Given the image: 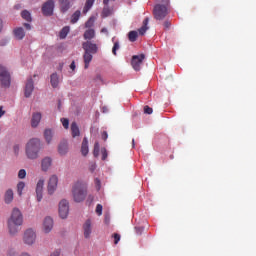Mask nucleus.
<instances>
[{
  "label": "nucleus",
  "mask_w": 256,
  "mask_h": 256,
  "mask_svg": "<svg viewBox=\"0 0 256 256\" xmlns=\"http://www.w3.org/2000/svg\"><path fill=\"white\" fill-rule=\"evenodd\" d=\"M145 60V54L134 55L132 57L131 65L134 71H141V65H143V61Z\"/></svg>",
  "instance_id": "10"
},
{
  "label": "nucleus",
  "mask_w": 256,
  "mask_h": 256,
  "mask_svg": "<svg viewBox=\"0 0 256 256\" xmlns=\"http://www.w3.org/2000/svg\"><path fill=\"white\" fill-rule=\"evenodd\" d=\"M44 185H45V180H43V179H40L37 182V185H36V197H37V201L38 202H41L42 199H43V186Z\"/></svg>",
  "instance_id": "15"
},
{
  "label": "nucleus",
  "mask_w": 256,
  "mask_h": 256,
  "mask_svg": "<svg viewBox=\"0 0 256 256\" xmlns=\"http://www.w3.org/2000/svg\"><path fill=\"white\" fill-rule=\"evenodd\" d=\"M101 33H108L107 28H102V29H101Z\"/></svg>",
  "instance_id": "56"
},
{
  "label": "nucleus",
  "mask_w": 256,
  "mask_h": 256,
  "mask_svg": "<svg viewBox=\"0 0 256 256\" xmlns=\"http://www.w3.org/2000/svg\"><path fill=\"white\" fill-rule=\"evenodd\" d=\"M18 177H19L20 179H25V177H27V171H25V169L19 170V172H18Z\"/></svg>",
  "instance_id": "38"
},
{
  "label": "nucleus",
  "mask_w": 256,
  "mask_h": 256,
  "mask_svg": "<svg viewBox=\"0 0 256 256\" xmlns=\"http://www.w3.org/2000/svg\"><path fill=\"white\" fill-rule=\"evenodd\" d=\"M37 239V234L29 228L24 232L23 241L26 245H33Z\"/></svg>",
  "instance_id": "7"
},
{
  "label": "nucleus",
  "mask_w": 256,
  "mask_h": 256,
  "mask_svg": "<svg viewBox=\"0 0 256 256\" xmlns=\"http://www.w3.org/2000/svg\"><path fill=\"white\" fill-rule=\"evenodd\" d=\"M23 224L21 223H12V222H7V227H8V233L12 236L17 235L21 231V226Z\"/></svg>",
  "instance_id": "12"
},
{
  "label": "nucleus",
  "mask_w": 256,
  "mask_h": 256,
  "mask_svg": "<svg viewBox=\"0 0 256 256\" xmlns=\"http://www.w3.org/2000/svg\"><path fill=\"white\" fill-rule=\"evenodd\" d=\"M93 3H95V0H86L85 6L83 8L84 14L89 12V9H91V7H93Z\"/></svg>",
  "instance_id": "30"
},
{
  "label": "nucleus",
  "mask_w": 256,
  "mask_h": 256,
  "mask_svg": "<svg viewBox=\"0 0 256 256\" xmlns=\"http://www.w3.org/2000/svg\"><path fill=\"white\" fill-rule=\"evenodd\" d=\"M58 183H59V178L57 177V175H52L49 178L48 186H47L49 195H53V193H55V191H57Z\"/></svg>",
  "instance_id": "11"
},
{
  "label": "nucleus",
  "mask_w": 256,
  "mask_h": 256,
  "mask_svg": "<svg viewBox=\"0 0 256 256\" xmlns=\"http://www.w3.org/2000/svg\"><path fill=\"white\" fill-rule=\"evenodd\" d=\"M69 31H70L69 26H65L64 28H62L59 34L60 39H65L67 35H69Z\"/></svg>",
  "instance_id": "32"
},
{
  "label": "nucleus",
  "mask_w": 256,
  "mask_h": 256,
  "mask_svg": "<svg viewBox=\"0 0 256 256\" xmlns=\"http://www.w3.org/2000/svg\"><path fill=\"white\" fill-rule=\"evenodd\" d=\"M3 29V20L0 19V32L2 31Z\"/></svg>",
  "instance_id": "55"
},
{
  "label": "nucleus",
  "mask_w": 256,
  "mask_h": 256,
  "mask_svg": "<svg viewBox=\"0 0 256 256\" xmlns=\"http://www.w3.org/2000/svg\"><path fill=\"white\" fill-rule=\"evenodd\" d=\"M81 154L83 155V157H87V155H89V141L86 137L82 141Z\"/></svg>",
  "instance_id": "20"
},
{
  "label": "nucleus",
  "mask_w": 256,
  "mask_h": 256,
  "mask_svg": "<svg viewBox=\"0 0 256 256\" xmlns=\"http://www.w3.org/2000/svg\"><path fill=\"white\" fill-rule=\"evenodd\" d=\"M23 189H25V182H19L17 184V193H18L19 197H21V195H23Z\"/></svg>",
  "instance_id": "34"
},
{
  "label": "nucleus",
  "mask_w": 256,
  "mask_h": 256,
  "mask_svg": "<svg viewBox=\"0 0 256 256\" xmlns=\"http://www.w3.org/2000/svg\"><path fill=\"white\" fill-rule=\"evenodd\" d=\"M132 146L135 147V139L132 140Z\"/></svg>",
  "instance_id": "59"
},
{
  "label": "nucleus",
  "mask_w": 256,
  "mask_h": 256,
  "mask_svg": "<svg viewBox=\"0 0 256 256\" xmlns=\"http://www.w3.org/2000/svg\"><path fill=\"white\" fill-rule=\"evenodd\" d=\"M95 183H96V186H97V189L99 191V189H101V180H99L98 178L95 179Z\"/></svg>",
  "instance_id": "46"
},
{
  "label": "nucleus",
  "mask_w": 256,
  "mask_h": 256,
  "mask_svg": "<svg viewBox=\"0 0 256 256\" xmlns=\"http://www.w3.org/2000/svg\"><path fill=\"white\" fill-rule=\"evenodd\" d=\"M109 11V9H107V8H104L103 9V15H105V17H107V12Z\"/></svg>",
  "instance_id": "54"
},
{
  "label": "nucleus",
  "mask_w": 256,
  "mask_h": 256,
  "mask_svg": "<svg viewBox=\"0 0 256 256\" xmlns=\"http://www.w3.org/2000/svg\"><path fill=\"white\" fill-rule=\"evenodd\" d=\"M99 151H100L99 142H95L94 150H93L94 157H99Z\"/></svg>",
  "instance_id": "36"
},
{
  "label": "nucleus",
  "mask_w": 256,
  "mask_h": 256,
  "mask_svg": "<svg viewBox=\"0 0 256 256\" xmlns=\"http://www.w3.org/2000/svg\"><path fill=\"white\" fill-rule=\"evenodd\" d=\"M61 252L59 250H55L50 256H59Z\"/></svg>",
  "instance_id": "49"
},
{
  "label": "nucleus",
  "mask_w": 256,
  "mask_h": 256,
  "mask_svg": "<svg viewBox=\"0 0 256 256\" xmlns=\"http://www.w3.org/2000/svg\"><path fill=\"white\" fill-rule=\"evenodd\" d=\"M55 9V1L48 0L42 5V13L45 17H51Z\"/></svg>",
  "instance_id": "9"
},
{
  "label": "nucleus",
  "mask_w": 256,
  "mask_h": 256,
  "mask_svg": "<svg viewBox=\"0 0 256 256\" xmlns=\"http://www.w3.org/2000/svg\"><path fill=\"white\" fill-rule=\"evenodd\" d=\"M163 26H164V29H170L171 28V22L166 20L164 23H163Z\"/></svg>",
  "instance_id": "44"
},
{
  "label": "nucleus",
  "mask_w": 256,
  "mask_h": 256,
  "mask_svg": "<svg viewBox=\"0 0 256 256\" xmlns=\"http://www.w3.org/2000/svg\"><path fill=\"white\" fill-rule=\"evenodd\" d=\"M42 229L45 233H51V231L53 230V218L46 217L43 221Z\"/></svg>",
  "instance_id": "16"
},
{
  "label": "nucleus",
  "mask_w": 256,
  "mask_h": 256,
  "mask_svg": "<svg viewBox=\"0 0 256 256\" xmlns=\"http://www.w3.org/2000/svg\"><path fill=\"white\" fill-rule=\"evenodd\" d=\"M7 256H17V253H15V250L10 249V250H8V252H7Z\"/></svg>",
  "instance_id": "45"
},
{
  "label": "nucleus",
  "mask_w": 256,
  "mask_h": 256,
  "mask_svg": "<svg viewBox=\"0 0 256 256\" xmlns=\"http://www.w3.org/2000/svg\"><path fill=\"white\" fill-rule=\"evenodd\" d=\"M44 139H45L46 143L49 145L51 143V141L53 140V130L46 129L44 131Z\"/></svg>",
  "instance_id": "28"
},
{
  "label": "nucleus",
  "mask_w": 256,
  "mask_h": 256,
  "mask_svg": "<svg viewBox=\"0 0 256 256\" xmlns=\"http://www.w3.org/2000/svg\"><path fill=\"white\" fill-rule=\"evenodd\" d=\"M101 153H102V161H105L107 159V157H108L107 149L102 148L101 149Z\"/></svg>",
  "instance_id": "43"
},
{
  "label": "nucleus",
  "mask_w": 256,
  "mask_h": 256,
  "mask_svg": "<svg viewBox=\"0 0 256 256\" xmlns=\"http://www.w3.org/2000/svg\"><path fill=\"white\" fill-rule=\"evenodd\" d=\"M144 113H146V115H151L153 113V108H151L149 106H145Z\"/></svg>",
  "instance_id": "42"
},
{
  "label": "nucleus",
  "mask_w": 256,
  "mask_h": 256,
  "mask_svg": "<svg viewBox=\"0 0 256 256\" xmlns=\"http://www.w3.org/2000/svg\"><path fill=\"white\" fill-rule=\"evenodd\" d=\"M137 37H139L137 31H130L128 33V39L131 41V43H135V41H137Z\"/></svg>",
  "instance_id": "31"
},
{
  "label": "nucleus",
  "mask_w": 256,
  "mask_h": 256,
  "mask_svg": "<svg viewBox=\"0 0 256 256\" xmlns=\"http://www.w3.org/2000/svg\"><path fill=\"white\" fill-rule=\"evenodd\" d=\"M72 195L75 203H82L87 197V185L83 182H76L72 188Z\"/></svg>",
  "instance_id": "4"
},
{
  "label": "nucleus",
  "mask_w": 256,
  "mask_h": 256,
  "mask_svg": "<svg viewBox=\"0 0 256 256\" xmlns=\"http://www.w3.org/2000/svg\"><path fill=\"white\" fill-rule=\"evenodd\" d=\"M50 83L53 89H57V87H59V75L57 73L51 74Z\"/></svg>",
  "instance_id": "25"
},
{
  "label": "nucleus",
  "mask_w": 256,
  "mask_h": 256,
  "mask_svg": "<svg viewBox=\"0 0 256 256\" xmlns=\"http://www.w3.org/2000/svg\"><path fill=\"white\" fill-rule=\"evenodd\" d=\"M83 37H84L85 41H91L92 39H95V29L88 28L84 32Z\"/></svg>",
  "instance_id": "21"
},
{
  "label": "nucleus",
  "mask_w": 256,
  "mask_h": 256,
  "mask_svg": "<svg viewBox=\"0 0 256 256\" xmlns=\"http://www.w3.org/2000/svg\"><path fill=\"white\" fill-rule=\"evenodd\" d=\"M68 151H69V146L67 145V142H61L58 146L59 155H67Z\"/></svg>",
  "instance_id": "26"
},
{
  "label": "nucleus",
  "mask_w": 256,
  "mask_h": 256,
  "mask_svg": "<svg viewBox=\"0 0 256 256\" xmlns=\"http://www.w3.org/2000/svg\"><path fill=\"white\" fill-rule=\"evenodd\" d=\"M42 115L41 112H35L32 114V119H31V127L34 129L36 127H39V123H41Z\"/></svg>",
  "instance_id": "17"
},
{
  "label": "nucleus",
  "mask_w": 256,
  "mask_h": 256,
  "mask_svg": "<svg viewBox=\"0 0 256 256\" xmlns=\"http://www.w3.org/2000/svg\"><path fill=\"white\" fill-rule=\"evenodd\" d=\"M153 8V16L156 21H163L171 13V3L169 0H156Z\"/></svg>",
  "instance_id": "1"
},
{
  "label": "nucleus",
  "mask_w": 256,
  "mask_h": 256,
  "mask_svg": "<svg viewBox=\"0 0 256 256\" xmlns=\"http://www.w3.org/2000/svg\"><path fill=\"white\" fill-rule=\"evenodd\" d=\"M59 3L62 13H67V11H69V9L71 8V3L69 2V0H59Z\"/></svg>",
  "instance_id": "23"
},
{
  "label": "nucleus",
  "mask_w": 256,
  "mask_h": 256,
  "mask_svg": "<svg viewBox=\"0 0 256 256\" xmlns=\"http://www.w3.org/2000/svg\"><path fill=\"white\" fill-rule=\"evenodd\" d=\"M14 152H15L16 155L19 154V145L14 146Z\"/></svg>",
  "instance_id": "50"
},
{
  "label": "nucleus",
  "mask_w": 256,
  "mask_h": 256,
  "mask_svg": "<svg viewBox=\"0 0 256 256\" xmlns=\"http://www.w3.org/2000/svg\"><path fill=\"white\" fill-rule=\"evenodd\" d=\"M80 17H81V11H79V10L75 11L71 16L70 23H72V25H75V23H77V21H79Z\"/></svg>",
  "instance_id": "29"
},
{
  "label": "nucleus",
  "mask_w": 256,
  "mask_h": 256,
  "mask_svg": "<svg viewBox=\"0 0 256 256\" xmlns=\"http://www.w3.org/2000/svg\"><path fill=\"white\" fill-rule=\"evenodd\" d=\"M83 231H84L85 239H90L91 233H93V226L91 223V219H88L85 221V223L83 224Z\"/></svg>",
  "instance_id": "13"
},
{
  "label": "nucleus",
  "mask_w": 256,
  "mask_h": 256,
  "mask_svg": "<svg viewBox=\"0 0 256 256\" xmlns=\"http://www.w3.org/2000/svg\"><path fill=\"white\" fill-rule=\"evenodd\" d=\"M109 135L107 134V131L102 132V139L103 141H106L108 139Z\"/></svg>",
  "instance_id": "47"
},
{
  "label": "nucleus",
  "mask_w": 256,
  "mask_h": 256,
  "mask_svg": "<svg viewBox=\"0 0 256 256\" xmlns=\"http://www.w3.org/2000/svg\"><path fill=\"white\" fill-rule=\"evenodd\" d=\"M13 199H14L13 189L6 190V192L4 193V203L9 205L13 203Z\"/></svg>",
  "instance_id": "18"
},
{
  "label": "nucleus",
  "mask_w": 256,
  "mask_h": 256,
  "mask_svg": "<svg viewBox=\"0 0 256 256\" xmlns=\"http://www.w3.org/2000/svg\"><path fill=\"white\" fill-rule=\"evenodd\" d=\"M70 129H71V135H72L73 139H75V137H79L81 135V130H79V126L77 125V122H72Z\"/></svg>",
  "instance_id": "19"
},
{
  "label": "nucleus",
  "mask_w": 256,
  "mask_h": 256,
  "mask_svg": "<svg viewBox=\"0 0 256 256\" xmlns=\"http://www.w3.org/2000/svg\"><path fill=\"white\" fill-rule=\"evenodd\" d=\"M14 36L18 41L25 38V30L21 27L14 29Z\"/></svg>",
  "instance_id": "24"
},
{
  "label": "nucleus",
  "mask_w": 256,
  "mask_h": 256,
  "mask_svg": "<svg viewBox=\"0 0 256 256\" xmlns=\"http://www.w3.org/2000/svg\"><path fill=\"white\" fill-rule=\"evenodd\" d=\"M51 163H52V160L50 157L43 158L41 162L42 171H49V168L51 167Z\"/></svg>",
  "instance_id": "22"
},
{
  "label": "nucleus",
  "mask_w": 256,
  "mask_h": 256,
  "mask_svg": "<svg viewBox=\"0 0 256 256\" xmlns=\"http://www.w3.org/2000/svg\"><path fill=\"white\" fill-rule=\"evenodd\" d=\"M0 82L2 87H11V74L2 65H0Z\"/></svg>",
  "instance_id": "5"
},
{
  "label": "nucleus",
  "mask_w": 256,
  "mask_h": 256,
  "mask_svg": "<svg viewBox=\"0 0 256 256\" xmlns=\"http://www.w3.org/2000/svg\"><path fill=\"white\" fill-rule=\"evenodd\" d=\"M117 51H119V42H114V46L112 48L113 55H117Z\"/></svg>",
  "instance_id": "41"
},
{
  "label": "nucleus",
  "mask_w": 256,
  "mask_h": 256,
  "mask_svg": "<svg viewBox=\"0 0 256 256\" xmlns=\"http://www.w3.org/2000/svg\"><path fill=\"white\" fill-rule=\"evenodd\" d=\"M58 213L61 219H67L69 216V201L61 200L59 203Z\"/></svg>",
  "instance_id": "8"
},
{
  "label": "nucleus",
  "mask_w": 256,
  "mask_h": 256,
  "mask_svg": "<svg viewBox=\"0 0 256 256\" xmlns=\"http://www.w3.org/2000/svg\"><path fill=\"white\" fill-rule=\"evenodd\" d=\"M33 89H35V86L33 84V78H28L24 89V95L26 98L31 97Z\"/></svg>",
  "instance_id": "14"
},
{
  "label": "nucleus",
  "mask_w": 256,
  "mask_h": 256,
  "mask_svg": "<svg viewBox=\"0 0 256 256\" xmlns=\"http://www.w3.org/2000/svg\"><path fill=\"white\" fill-rule=\"evenodd\" d=\"M21 17L22 19H25V21H28L29 23H31L32 21L31 13L27 10L22 11Z\"/></svg>",
  "instance_id": "33"
},
{
  "label": "nucleus",
  "mask_w": 256,
  "mask_h": 256,
  "mask_svg": "<svg viewBox=\"0 0 256 256\" xmlns=\"http://www.w3.org/2000/svg\"><path fill=\"white\" fill-rule=\"evenodd\" d=\"M60 107H61V102H59V104H58V109H60Z\"/></svg>",
  "instance_id": "60"
},
{
  "label": "nucleus",
  "mask_w": 256,
  "mask_h": 256,
  "mask_svg": "<svg viewBox=\"0 0 256 256\" xmlns=\"http://www.w3.org/2000/svg\"><path fill=\"white\" fill-rule=\"evenodd\" d=\"M95 197L93 195H89L87 198L88 203H92L94 201Z\"/></svg>",
  "instance_id": "48"
},
{
  "label": "nucleus",
  "mask_w": 256,
  "mask_h": 256,
  "mask_svg": "<svg viewBox=\"0 0 256 256\" xmlns=\"http://www.w3.org/2000/svg\"><path fill=\"white\" fill-rule=\"evenodd\" d=\"M147 25H149V18H145L142 27L138 29L139 35H144L147 33V30L149 29V26Z\"/></svg>",
  "instance_id": "27"
},
{
  "label": "nucleus",
  "mask_w": 256,
  "mask_h": 256,
  "mask_svg": "<svg viewBox=\"0 0 256 256\" xmlns=\"http://www.w3.org/2000/svg\"><path fill=\"white\" fill-rule=\"evenodd\" d=\"M82 49L84 50V69H89V63L93 61V55H95L97 51H99V47L93 41L87 40L86 42L82 43Z\"/></svg>",
  "instance_id": "2"
},
{
  "label": "nucleus",
  "mask_w": 256,
  "mask_h": 256,
  "mask_svg": "<svg viewBox=\"0 0 256 256\" xmlns=\"http://www.w3.org/2000/svg\"><path fill=\"white\" fill-rule=\"evenodd\" d=\"M21 256H30L28 253H22Z\"/></svg>",
  "instance_id": "58"
},
{
  "label": "nucleus",
  "mask_w": 256,
  "mask_h": 256,
  "mask_svg": "<svg viewBox=\"0 0 256 256\" xmlns=\"http://www.w3.org/2000/svg\"><path fill=\"white\" fill-rule=\"evenodd\" d=\"M24 27H25L28 31H30V29H31V24H29V23H24Z\"/></svg>",
  "instance_id": "52"
},
{
  "label": "nucleus",
  "mask_w": 256,
  "mask_h": 256,
  "mask_svg": "<svg viewBox=\"0 0 256 256\" xmlns=\"http://www.w3.org/2000/svg\"><path fill=\"white\" fill-rule=\"evenodd\" d=\"M75 61H72V63L70 64V69L72 70V71H75Z\"/></svg>",
  "instance_id": "51"
},
{
  "label": "nucleus",
  "mask_w": 256,
  "mask_h": 256,
  "mask_svg": "<svg viewBox=\"0 0 256 256\" xmlns=\"http://www.w3.org/2000/svg\"><path fill=\"white\" fill-rule=\"evenodd\" d=\"M93 25H95V18L90 17L88 21L85 23V28L92 29L91 27H93Z\"/></svg>",
  "instance_id": "35"
},
{
  "label": "nucleus",
  "mask_w": 256,
  "mask_h": 256,
  "mask_svg": "<svg viewBox=\"0 0 256 256\" xmlns=\"http://www.w3.org/2000/svg\"><path fill=\"white\" fill-rule=\"evenodd\" d=\"M110 0H103L104 5H109Z\"/></svg>",
  "instance_id": "57"
},
{
  "label": "nucleus",
  "mask_w": 256,
  "mask_h": 256,
  "mask_svg": "<svg viewBox=\"0 0 256 256\" xmlns=\"http://www.w3.org/2000/svg\"><path fill=\"white\" fill-rule=\"evenodd\" d=\"M96 213H97L98 216L103 215V205L97 204V206H96Z\"/></svg>",
  "instance_id": "39"
},
{
  "label": "nucleus",
  "mask_w": 256,
  "mask_h": 256,
  "mask_svg": "<svg viewBox=\"0 0 256 256\" xmlns=\"http://www.w3.org/2000/svg\"><path fill=\"white\" fill-rule=\"evenodd\" d=\"M61 123H62L64 129H69V119L61 118Z\"/></svg>",
  "instance_id": "37"
},
{
  "label": "nucleus",
  "mask_w": 256,
  "mask_h": 256,
  "mask_svg": "<svg viewBox=\"0 0 256 256\" xmlns=\"http://www.w3.org/2000/svg\"><path fill=\"white\" fill-rule=\"evenodd\" d=\"M42 149L41 140L39 138H32L26 143L25 153L26 157L31 160L39 159V153Z\"/></svg>",
  "instance_id": "3"
},
{
  "label": "nucleus",
  "mask_w": 256,
  "mask_h": 256,
  "mask_svg": "<svg viewBox=\"0 0 256 256\" xmlns=\"http://www.w3.org/2000/svg\"><path fill=\"white\" fill-rule=\"evenodd\" d=\"M112 237L114 239V245H117V243H119V241H121V235L120 234L114 233L112 235Z\"/></svg>",
  "instance_id": "40"
},
{
  "label": "nucleus",
  "mask_w": 256,
  "mask_h": 256,
  "mask_svg": "<svg viewBox=\"0 0 256 256\" xmlns=\"http://www.w3.org/2000/svg\"><path fill=\"white\" fill-rule=\"evenodd\" d=\"M7 223H20L23 224V214L18 208H14Z\"/></svg>",
  "instance_id": "6"
},
{
  "label": "nucleus",
  "mask_w": 256,
  "mask_h": 256,
  "mask_svg": "<svg viewBox=\"0 0 256 256\" xmlns=\"http://www.w3.org/2000/svg\"><path fill=\"white\" fill-rule=\"evenodd\" d=\"M5 115V111H3V107H0V118Z\"/></svg>",
  "instance_id": "53"
}]
</instances>
